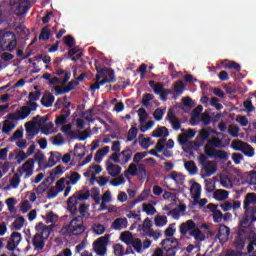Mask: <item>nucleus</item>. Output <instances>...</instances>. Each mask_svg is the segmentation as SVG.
Wrapping results in <instances>:
<instances>
[{"instance_id": "obj_5", "label": "nucleus", "mask_w": 256, "mask_h": 256, "mask_svg": "<svg viewBox=\"0 0 256 256\" xmlns=\"http://www.w3.org/2000/svg\"><path fill=\"white\" fill-rule=\"evenodd\" d=\"M12 6L14 7L15 15H17V17H23L26 13H29V9L33 7V3L31 0H26L12 4Z\"/></svg>"}, {"instance_id": "obj_47", "label": "nucleus", "mask_w": 256, "mask_h": 256, "mask_svg": "<svg viewBox=\"0 0 256 256\" xmlns=\"http://www.w3.org/2000/svg\"><path fill=\"white\" fill-rule=\"evenodd\" d=\"M120 155L124 157V164L129 163V161H131V157H133V150H131V148H126L120 153Z\"/></svg>"}, {"instance_id": "obj_57", "label": "nucleus", "mask_w": 256, "mask_h": 256, "mask_svg": "<svg viewBox=\"0 0 256 256\" xmlns=\"http://www.w3.org/2000/svg\"><path fill=\"white\" fill-rule=\"evenodd\" d=\"M224 69H235L236 71H241V65L235 61H228L227 64H224Z\"/></svg>"}, {"instance_id": "obj_55", "label": "nucleus", "mask_w": 256, "mask_h": 256, "mask_svg": "<svg viewBox=\"0 0 256 256\" xmlns=\"http://www.w3.org/2000/svg\"><path fill=\"white\" fill-rule=\"evenodd\" d=\"M154 98L155 96H153L151 93L144 94L142 98V105H144V107H149L151 101H153Z\"/></svg>"}, {"instance_id": "obj_45", "label": "nucleus", "mask_w": 256, "mask_h": 256, "mask_svg": "<svg viewBox=\"0 0 256 256\" xmlns=\"http://www.w3.org/2000/svg\"><path fill=\"white\" fill-rule=\"evenodd\" d=\"M20 183H21V176L19 175V173H15L12 179H10V185L13 189H17Z\"/></svg>"}, {"instance_id": "obj_28", "label": "nucleus", "mask_w": 256, "mask_h": 256, "mask_svg": "<svg viewBox=\"0 0 256 256\" xmlns=\"http://www.w3.org/2000/svg\"><path fill=\"white\" fill-rule=\"evenodd\" d=\"M106 171H108L111 177H117L118 175L121 174V166L110 164L106 167Z\"/></svg>"}, {"instance_id": "obj_41", "label": "nucleus", "mask_w": 256, "mask_h": 256, "mask_svg": "<svg viewBox=\"0 0 256 256\" xmlns=\"http://www.w3.org/2000/svg\"><path fill=\"white\" fill-rule=\"evenodd\" d=\"M156 227H165L167 225V216L158 215L154 218Z\"/></svg>"}, {"instance_id": "obj_38", "label": "nucleus", "mask_w": 256, "mask_h": 256, "mask_svg": "<svg viewBox=\"0 0 256 256\" xmlns=\"http://www.w3.org/2000/svg\"><path fill=\"white\" fill-rule=\"evenodd\" d=\"M16 127L15 123L11 122L9 119L4 121L2 133H11Z\"/></svg>"}, {"instance_id": "obj_11", "label": "nucleus", "mask_w": 256, "mask_h": 256, "mask_svg": "<svg viewBox=\"0 0 256 256\" xmlns=\"http://www.w3.org/2000/svg\"><path fill=\"white\" fill-rule=\"evenodd\" d=\"M229 235H231V228H229L225 224H220L218 228V234L216 235V239H219V241H228Z\"/></svg>"}, {"instance_id": "obj_19", "label": "nucleus", "mask_w": 256, "mask_h": 256, "mask_svg": "<svg viewBox=\"0 0 256 256\" xmlns=\"http://www.w3.org/2000/svg\"><path fill=\"white\" fill-rule=\"evenodd\" d=\"M25 127H26V139H28V141H31V139H33L35 135L39 133V131L37 130V127L35 126L34 122L26 123Z\"/></svg>"}, {"instance_id": "obj_27", "label": "nucleus", "mask_w": 256, "mask_h": 256, "mask_svg": "<svg viewBox=\"0 0 256 256\" xmlns=\"http://www.w3.org/2000/svg\"><path fill=\"white\" fill-rule=\"evenodd\" d=\"M214 199H216V201H225V199H229V191L217 189L214 192Z\"/></svg>"}, {"instance_id": "obj_32", "label": "nucleus", "mask_w": 256, "mask_h": 256, "mask_svg": "<svg viewBox=\"0 0 256 256\" xmlns=\"http://www.w3.org/2000/svg\"><path fill=\"white\" fill-rule=\"evenodd\" d=\"M209 137H211V132L207 129H202L196 137V141H200L202 144H204Z\"/></svg>"}, {"instance_id": "obj_8", "label": "nucleus", "mask_w": 256, "mask_h": 256, "mask_svg": "<svg viewBox=\"0 0 256 256\" xmlns=\"http://www.w3.org/2000/svg\"><path fill=\"white\" fill-rule=\"evenodd\" d=\"M34 169H35V160L29 159L22 165V167L18 168V173H20V175H23V173H26L24 176V179H29V177L33 175Z\"/></svg>"}, {"instance_id": "obj_39", "label": "nucleus", "mask_w": 256, "mask_h": 256, "mask_svg": "<svg viewBox=\"0 0 256 256\" xmlns=\"http://www.w3.org/2000/svg\"><path fill=\"white\" fill-rule=\"evenodd\" d=\"M120 239L126 245H131V241L133 240V234H131V232L129 231L123 232L120 235Z\"/></svg>"}, {"instance_id": "obj_1", "label": "nucleus", "mask_w": 256, "mask_h": 256, "mask_svg": "<svg viewBox=\"0 0 256 256\" xmlns=\"http://www.w3.org/2000/svg\"><path fill=\"white\" fill-rule=\"evenodd\" d=\"M78 213L80 215L74 217L68 225V231L76 236L85 233L86 228L83 220L89 217V207L87 204H79Z\"/></svg>"}, {"instance_id": "obj_35", "label": "nucleus", "mask_w": 256, "mask_h": 256, "mask_svg": "<svg viewBox=\"0 0 256 256\" xmlns=\"http://www.w3.org/2000/svg\"><path fill=\"white\" fill-rule=\"evenodd\" d=\"M139 133V129H137V126H131L130 130L128 131V136L126 141H134L137 138V135Z\"/></svg>"}, {"instance_id": "obj_23", "label": "nucleus", "mask_w": 256, "mask_h": 256, "mask_svg": "<svg viewBox=\"0 0 256 256\" xmlns=\"http://www.w3.org/2000/svg\"><path fill=\"white\" fill-rule=\"evenodd\" d=\"M190 237H194L195 241L203 242L205 241V234L197 226L189 232Z\"/></svg>"}, {"instance_id": "obj_51", "label": "nucleus", "mask_w": 256, "mask_h": 256, "mask_svg": "<svg viewBox=\"0 0 256 256\" xmlns=\"http://www.w3.org/2000/svg\"><path fill=\"white\" fill-rule=\"evenodd\" d=\"M241 131V129L239 128V126L232 124L229 126L228 128V133L229 135H231V137H239V132Z\"/></svg>"}, {"instance_id": "obj_12", "label": "nucleus", "mask_w": 256, "mask_h": 256, "mask_svg": "<svg viewBox=\"0 0 256 256\" xmlns=\"http://www.w3.org/2000/svg\"><path fill=\"white\" fill-rule=\"evenodd\" d=\"M70 115H71L70 109H62L60 112V115L57 116L55 119L56 127H61V125H65V123H67V119H69Z\"/></svg>"}, {"instance_id": "obj_46", "label": "nucleus", "mask_w": 256, "mask_h": 256, "mask_svg": "<svg viewBox=\"0 0 256 256\" xmlns=\"http://www.w3.org/2000/svg\"><path fill=\"white\" fill-rule=\"evenodd\" d=\"M130 245L137 251V253H141L143 249V242L139 238H135L133 241L130 242Z\"/></svg>"}, {"instance_id": "obj_17", "label": "nucleus", "mask_w": 256, "mask_h": 256, "mask_svg": "<svg viewBox=\"0 0 256 256\" xmlns=\"http://www.w3.org/2000/svg\"><path fill=\"white\" fill-rule=\"evenodd\" d=\"M167 117H168V120L170 121L172 129H174V131H179V129H181V121H179V118H177L175 113L169 110Z\"/></svg>"}, {"instance_id": "obj_54", "label": "nucleus", "mask_w": 256, "mask_h": 256, "mask_svg": "<svg viewBox=\"0 0 256 256\" xmlns=\"http://www.w3.org/2000/svg\"><path fill=\"white\" fill-rule=\"evenodd\" d=\"M235 247L236 249H238L239 251H243V249H245V238L238 236L235 239Z\"/></svg>"}, {"instance_id": "obj_3", "label": "nucleus", "mask_w": 256, "mask_h": 256, "mask_svg": "<svg viewBox=\"0 0 256 256\" xmlns=\"http://www.w3.org/2000/svg\"><path fill=\"white\" fill-rule=\"evenodd\" d=\"M160 245L163 251H166V256H176L181 242L177 238H165Z\"/></svg>"}, {"instance_id": "obj_22", "label": "nucleus", "mask_w": 256, "mask_h": 256, "mask_svg": "<svg viewBox=\"0 0 256 256\" xmlns=\"http://www.w3.org/2000/svg\"><path fill=\"white\" fill-rule=\"evenodd\" d=\"M40 102L43 107H53V103H55V96L51 93L44 94Z\"/></svg>"}, {"instance_id": "obj_37", "label": "nucleus", "mask_w": 256, "mask_h": 256, "mask_svg": "<svg viewBox=\"0 0 256 256\" xmlns=\"http://www.w3.org/2000/svg\"><path fill=\"white\" fill-rule=\"evenodd\" d=\"M247 146V142H243V140H234L232 142V148L234 151H241Z\"/></svg>"}, {"instance_id": "obj_26", "label": "nucleus", "mask_w": 256, "mask_h": 256, "mask_svg": "<svg viewBox=\"0 0 256 256\" xmlns=\"http://www.w3.org/2000/svg\"><path fill=\"white\" fill-rule=\"evenodd\" d=\"M208 145L212 147V149H223L225 145H223V140L219 137H213L208 140Z\"/></svg>"}, {"instance_id": "obj_60", "label": "nucleus", "mask_w": 256, "mask_h": 256, "mask_svg": "<svg viewBox=\"0 0 256 256\" xmlns=\"http://www.w3.org/2000/svg\"><path fill=\"white\" fill-rule=\"evenodd\" d=\"M114 255L116 256H124L125 248L121 244H115L114 246Z\"/></svg>"}, {"instance_id": "obj_9", "label": "nucleus", "mask_w": 256, "mask_h": 256, "mask_svg": "<svg viewBox=\"0 0 256 256\" xmlns=\"http://www.w3.org/2000/svg\"><path fill=\"white\" fill-rule=\"evenodd\" d=\"M215 173H217V165L214 161H208L202 166L201 176L203 179H205V177H211V175H215Z\"/></svg>"}, {"instance_id": "obj_13", "label": "nucleus", "mask_w": 256, "mask_h": 256, "mask_svg": "<svg viewBox=\"0 0 256 256\" xmlns=\"http://www.w3.org/2000/svg\"><path fill=\"white\" fill-rule=\"evenodd\" d=\"M195 227H196L195 221L193 220H187L186 222H183L182 224H180V227H179L180 235L185 237V235H187V233H189L190 231H193Z\"/></svg>"}, {"instance_id": "obj_61", "label": "nucleus", "mask_w": 256, "mask_h": 256, "mask_svg": "<svg viewBox=\"0 0 256 256\" xmlns=\"http://www.w3.org/2000/svg\"><path fill=\"white\" fill-rule=\"evenodd\" d=\"M53 127H55V124H53V122H49V123L45 124L44 126H42L41 131H42L43 135H49L51 133V129H53Z\"/></svg>"}, {"instance_id": "obj_20", "label": "nucleus", "mask_w": 256, "mask_h": 256, "mask_svg": "<svg viewBox=\"0 0 256 256\" xmlns=\"http://www.w3.org/2000/svg\"><path fill=\"white\" fill-rule=\"evenodd\" d=\"M127 225H129V221H127V218H116L112 223V227L116 231H121V229H127Z\"/></svg>"}, {"instance_id": "obj_2", "label": "nucleus", "mask_w": 256, "mask_h": 256, "mask_svg": "<svg viewBox=\"0 0 256 256\" xmlns=\"http://www.w3.org/2000/svg\"><path fill=\"white\" fill-rule=\"evenodd\" d=\"M91 196V192L86 191L85 194H74L67 200V207L68 211L73 215L74 217L77 216V213H79V201H85L89 199Z\"/></svg>"}, {"instance_id": "obj_21", "label": "nucleus", "mask_w": 256, "mask_h": 256, "mask_svg": "<svg viewBox=\"0 0 256 256\" xmlns=\"http://www.w3.org/2000/svg\"><path fill=\"white\" fill-rule=\"evenodd\" d=\"M152 137H163L167 139V137H169V129H167L165 126L158 127L152 132Z\"/></svg>"}, {"instance_id": "obj_58", "label": "nucleus", "mask_w": 256, "mask_h": 256, "mask_svg": "<svg viewBox=\"0 0 256 256\" xmlns=\"http://www.w3.org/2000/svg\"><path fill=\"white\" fill-rule=\"evenodd\" d=\"M214 159H223L224 161H227V159H229V155L225 150H216Z\"/></svg>"}, {"instance_id": "obj_52", "label": "nucleus", "mask_w": 256, "mask_h": 256, "mask_svg": "<svg viewBox=\"0 0 256 256\" xmlns=\"http://www.w3.org/2000/svg\"><path fill=\"white\" fill-rule=\"evenodd\" d=\"M65 181H67V178L62 177L56 182V191L59 193H63L65 191Z\"/></svg>"}, {"instance_id": "obj_15", "label": "nucleus", "mask_w": 256, "mask_h": 256, "mask_svg": "<svg viewBox=\"0 0 256 256\" xmlns=\"http://www.w3.org/2000/svg\"><path fill=\"white\" fill-rule=\"evenodd\" d=\"M61 161V153L59 152H51L50 157L48 159V163L44 166L45 169H51V167H55L57 163Z\"/></svg>"}, {"instance_id": "obj_33", "label": "nucleus", "mask_w": 256, "mask_h": 256, "mask_svg": "<svg viewBox=\"0 0 256 256\" xmlns=\"http://www.w3.org/2000/svg\"><path fill=\"white\" fill-rule=\"evenodd\" d=\"M50 27H51L50 25H46L45 27L42 28L40 35H39L40 41L49 40V37H51V30L49 29Z\"/></svg>"}, {"instance_id": "obj_50", "label": "nucleus", "mask_w": 256, "mask_h": 256, "mask_svg": "<svg viewBox=\"0 0 256 256\" xmlns=\"http://www.w3.org/2000/svg\"><path fill=\"white\" fill-rule=\"evenodd\" d=\"M243 107L246 109V113H253V111H255V106H253V101H251V98L244 101Z\"/></svg>"}, {"instance_id": "obj_16", "label": "nucleus", "mask_w": 256, "mask_h": 256, "mask_svg": "<svg viewBox=\"0 0 256 256\" xmlns=\"http://www.w3.org/2000/svg\"><path fill=\"white\" fill-rule=\"evenodd\" d=\"M190 192L194 199L193 205H197V203H199V199H201V184L194 182L190 188Z\"/></svg>"}, {"instance_id": "obj_64", "label": "nucleus", "mask_w": 256, "mask_h": 256, "mask_svg": "<svg viewBox=\"0 0 256 256\" xmlns=\"http://www.w3.org/2000/svg\"><path fill=\"white\" fill-rule=\"evenodd\" d=\"M39 97H41V92L40 91L30 92L28 94V101H30V102L39 101Z\"/></svg>"}, {"instance_id": "obj_36", "label": "nucleus", "mask_w": 256, "mask_h": 256, "mask_svg": "<svg viewBox=\"0 0 256 256\" xmlns=\"http://www.w3.org/2000/svg\"><path fill=\"white\" fill-rule=\"evenodd\" d=\"M71 129H73V125L67 124L62 127V133L70 135L71 139H77V133H75V131H72Z\"/></svg>"}, {"instance_id": "obj_10", "label": "nucleus", "mask_w": 256, "mask_h": 256, "mask_svg": "<svg viewBox=\"0 0 256 256\" xmlns=\"http://www.w3.org/2000/svg\"><path fill=\"white\" fill-rule=\"evenodd\" d=\"M97 73H100V75H105V78L102 79V81H105L106 83H115V71L110 70L109 68H99L96 67Z\"/></svg>"}, {"instance_id": "obj_48", "label": "nucleus", "mask_w": 256, "mask_h": 256, "mask_svg": "<svg viewBox=\"0 0 256 256\" xmlns=\"http://www.w3.org/2000/svg\"><path fill=\"white\" fill-rule=\"evenodd\" d=\"M47 183H49V178H46L37 188H36V193L37 195H43L45 191H47Z\"/></svg>"}, {"instance_id": "obj_63", "label": "nucleus", "mask_w": 256, "mask_h": 256, "mask_svg": "<svg viewBox=\"0 0 256 256\" xmlns=\"http://www.w3.org/2000/svg\"><path fill=\"white\" fill-rule=\"evenodd\" d=\"M21 233L19 232H13L11 235H10V240H12V242H14L16 245H19V243H21Z\"/></svg>"}, {"instance_id": "obj_43", "label": "nucleus", "mask_w": 256, "mask_h": 256, "mask_svg": "<svg viewBox=\"0 0 256 256\" xmlns=\"http://www.w3.org/2000/svg\"><path fill=\"white\" fill-rule=\"evenodd\" d=\"M136 175H138V177H141V179H147V168L145 164L138 165Z\"/></svg>"}, {"instance_id": "obj_62", "label": "nucleus", "mask_w": 256, "mask_h": 256, "mask_svg": "<svg viewBox=\"0 0 256 256\" xmlns=\"http://www.w3.org/2000/svg\"><path fill=\"white\" fill-rule=\"evenodd\" d=\"M27 157H29V155L27 153H25V151L20 150L18 152V154L15 156V159H17L18 165H21V162L25 161V159H27Z\"/></svg>"}, {"instance_id": "obj_44", "label": "nucleus", "mask_w": 256, "mask_h": 256, "mask_svg": "<svg viewBox=\"0 0 256 256\" xmlns=\"http://www.w3.org/2000/svg\"><path fill=\"white\" fill-rule=\"evenodd\" d=\"M212 217L214 223H221V221H223V212L214 208V210H212Z\"/></svg>"}, {"instance_id": "obj_53", "label": "nucleus", "mask_w": 256, "mask_h": 256, "mask_svg": "<svg viewBox=\"0 0 256 256\" xmlns=\"http://www.w3.org/2000/svg\"><path fill=\"white\" fill-rule=\"evenodd\" d=\"M142 209L147 215H153L154 213H157V209H155L152 204H143Z\"/></svg>"}, {"instance_id": "obj_40", "label": "nucleus", "mask_w": 256, "mask_h": 256, "mask_svg": "<svg viewBox=\"0 0 256 256\" xmlns=\"http://www.w3.org/2000/svg\"><path fill=\"white\" fill-rule=\"evenodd\" d=\"M242 153L246 157H254L255 156V148H253V146H251L249 143H247L246 146H244Z\"/></svg>"}, {"instance_id": "obj_25", "label": "nucleus", "mask_w": 256, "mask_h": 256, "mask_svg": "<svg viewBox=\"0 0 256 256\" xmlns=\"http://www.w3.org/2000/svg\"><path fill=\"white\" fill-rule=\"evenodd\" d=\"M170 179L176 183V185H183L185 183V176L177 171H172Z\"/></svg>"}, {"instance_id": "obj_6", "label": "nucleus", "mask_w": 256, "mask_h": 256, "mask_svg": "<svg viewBox=\"0 0 256 256\" xmlns=\"http://www.w3.org/2000/svg\"><path fill=\"white\" fill-rule=\"evenodd\" d=\"M31 115V110L29 107L22 106L19 110H16L14 113H9L6 117L9 121H21L27 119Z\"/></svg>"}, {"instance_id": "obj_24", "label": "nucleus", "mask_w": 256, "mask_h": 256, "mask_svg": "<svg viewBox=\"0 0 256 256\" xmlns=\"http://www.w3.org/2000/svg\"><path fill=\"white\" fill-rule=\"evenodd\" d=\"M184 167L186 171H188L189 175H197L199 168H197V165L195 164V161L189 160L184 163Z\"/></svg>"}, {"instance_id": "obj_56", "label": "nucleus", "mask_w": 256, "mask_h": 256, "mask_svg": "<svg viewBox=\"0 0 256 256\" xmlns=\"http://www.w3.org/2000/svg\"><path fill=\"white\" fill-rule=\"evenodd\" d=\"M167 141V138H161L157 141L155 149L158 151V153H163L165 151V142Z\"/></svg>"}, {"instance_id": "obj_7", "label": "nucleus", "mask_w": 256, "mask_h": 256, "mask_svg": "<svg viewBox=\"0 0 256 256\" xmlns=\"http://www.w3.org/2000/svg\"><path fill=\"white\" fill-rule=\"evenodd\" d=\"M109 243V237L102 236L94 242V251L97 255H107V244Z\"/></svg>"}, {"instance_id": "obj_59", "label": "nucleus", "mask_w": 256, "mask_h": 256, "mask_svg": "<svg viewBox=\"0 0 256 256\" xmlns=\"http://www.w3.org/2000/svg\"><path fill=\"white\" fill-rule=\"evenodd\" d=\"M82 117L85 121H88V123H93V121H95V119H93V109L86 110L82 113Z\"/></svg>"}, {"instance_id": "obj_18", "label": "nucleus", "mask_w": 256, "mask_h": 256, "mask_svg": "<svg viewBox=\"0 0 256 256\" xmlns=\"http://www.w3.org/2000/svg\"><path fill=\"white\" fill-rule=\"evenodd\" d=\"M32 245L36 249V251H41L45 247V240L43 239V235L36 233L32 238Z\"/></svg>"}, {"instance_id": "obj_31", "label": "nucleus", "mask_w": 256, "mask_h": 256, "mask_svg": "<svg viewBox=\"0 0 256 256\" xmlns=\"http://www.w3.org/2000/svg\"><path fill=\"white\" fill-rule=\"evenodd\" d=\"M63 169L64 167L61 165L56 166L50 173V177L48 179H51L52 183L55 182L57 175H63V173H65Z\"/></svg>"}, {"instance_id": "obj_34", "label": "nucleus", "mask_w": 256, "mask_h": 256, "mask_svg": "<svg viewBox=\"0 0 256 256\" xmlns=\"http://www.w3.org/2000/svg\"><path fill=\"white\" fill-rule=\"evenodd\" d=\"M25 225V218L23 216L17 217L15 221L12 223L15 231H21L23 226Z\"/></svg>"}, {"instance_id": "obj_42", "label": "nucleus", "mask_w": 256, "mask_h": 256, "mask_svg": "<svg viewBox=\"0 0 256 256\" xmlns=\"http://www.w3.org/2000/svg\"><path fill=\"white\" fill-rule=\"evenodd\" d=\"M174 91L176 92V95H183V92L185 91V83L181 80L174 83Z\"/></svg>"}, {"instance_id": "obj_30", "label": "nucleus", "mask_w": 256, "mask_h": 256, "mask_svg": "<svg viewBox=\"0 0 256 256\" xmlns=\"http://www.w3.org/2000/svg\"><path fill=\"white\" fill-rule=\"evenodd\" d=\"M251 203H256V194L255 193H248L244 199V209L249 211V205Z\"/></svg>"}, {"instance_id": "obj_4", "label": "nucleus", "mask_w": 256, "mask_h": 256, "mask_svg": "<svg viewBox=\"0 0 256 256\" xmlns=\"http://www.w3.org/2000/svg\"><path fill=\"white\" fill-rule=\"evenodd\" d=\"M1 47H5L6 51H15V47H17V35H15L12 31H6L2 34L0 38Z\"/></svg>"}, {"instance_id": "obj_49", "label": "nucleus", "mask_w": 256, "mask_h": 256, "mask_svg": "<svg viewBox=\"0 0 256 256\" xmlns=\"http://www.w3.org/2000/svg\"><path fill=\"white\" fill-rule=\"evenodd\" d=\"M138 117H139V123L143 125V123L147 121V117H149V114H147V110H145V108H140L138 110Z\"/></svg>"}, {"instance_id": "obj_29", "label": "nucleus", "mask_w": 256, "mask_h": 256, "mask_svg": "<svg viewBox=\"0 0 256 256\" xmlns=\"http://www.w3.org/2000/svg\"><path fill=\"white\" fill-rule=\"evenodd\" d=\"M52 75H64V79L62 80V85H67L69 83V80L71 79V72H67L63 69H57L55 72H53Z\"/></svg>"}, {"instance_id": "obj_14", "label": "nucleus", "mask_w": 256, "mask_h": 256, "mask_svg": "<svg viewBox=\"0 0 256 256\" xmlns=\"http://www.w3.org/2000/svg\"><path fill=\"white\" fill-rule=\"evenodd\" d=\"M155 95H160L161 101H167V95H171L173 90L165 89V84H159L155 87Z\"/></svg>"}]
</instances>
